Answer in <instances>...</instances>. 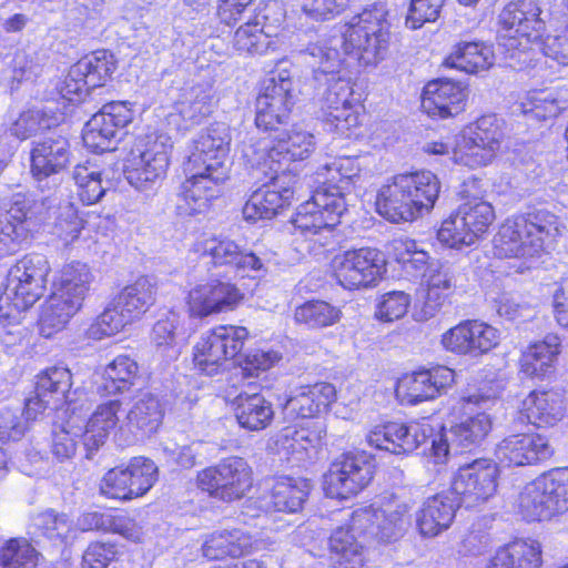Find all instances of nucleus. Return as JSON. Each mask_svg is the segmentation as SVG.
<instances>
[{
  "label": "nucleus",
  "instance_id": "nucleus-49",
  "mask_svg": "<svg viewBox=\"0 0 568 568\" xmlns=\"http://www.w3.org/2000/svg\"><path fill=\"white\" fill-rule=\"evenodd\" d=\"M116 69L114 55L106 50H98L74 64V74L83 75L91 89L105 84Z\"/></svg>",
  "mask_w": 568,
  "mask_h": 568
},
{
  "label": "nucleus",
  "instance_id": "nucleus-32",
  "mask_svg": "<svg viewBox=\"0 0 568 568\" xmlns=\"http://www.w3.org/2000/svg\"><path fill=\"white\" fill-rule=\"evenodd\" d=\"M566 413L564 396L554 389L532 390L521 402L520 414L537 427L554 426Z\"/></svg>",
  "mask_w": 568,
  "mask_h": 568
},
{
  "label": "nucleus",
  "instance_id": "nucleus-30",
  "mask_svg": "<svg viewBox=\"0 0 568 568\" xmlns=\"http://www.w3.org/2000/svg\"><path fill=\"white\" fill-rule=\"evenodd\" d=\"M325 436L326 428L321 422H314L310 427L286 426L272 439L270 449L286 459L302 460L321 445Z\"/></svg>",
  "mask_w": 568,
  "mask_h": 568
},
{
  "label": "nucleus",
  "instance_id": "nucleus-34",
  "mask_svg": "<svg viewBox=\"0 0 568 568\" xmlns=\"http://www.w3.org/2000/svg\"><path fill=\"white\" fill-rule=\"evenodd\" d=\"M69 142L62 136L49 138L37 144L31 150V173L34 179L42 181L60 173L69 163Z\"/></svg>",
  "mask_w": 568,
  "mask_h": 568
},
{
  "label": "nucleus",
  "instance_id": "nucleus-12",
  "mask_svg": "<svg viewBox=\"0 0 568 568\" xmlns=\"http://www.w3.org/2000/svg\"><path fill=\"white\" fill-rule=\"evenodd\" d=\"M314 149V135L300 125H293L282 132L273 143L263 139L256 145H246L243 153L247 162L264 174H267L266 169L287 174L291 162L308 158Z\"/></svg>",
  "mask_w": 568,
  "mask_h": 568
},
{
  "label": "nucleus",
  "instance_id": "nucleus-55",
  "mask_svg": "<svg viewBox=\"0 0 568 568\" xmlns=\"http://www.w3.org/2000/svg\"><path fill=\"white\" fill-rule=\"evenodd\" d=\"M378 507L379 514H383L382 541L388 542L396 539L408 525L412 504L393 496Z\"/></svg>",
  "mask_w": 568,
  "mask_h": 568
},
{
  "label": "nucleus",
  "instance_id": "nucleus-28",
  "mask_svg": "<svg viewBox=\"0 0 568 568\" xmlns=\"http://www.w3.org/2000/svg\"><path fill=\"white\" fill-rule=\"evenodd\" d=\"M467 89L459 82L447 79L429 81L422 93V109L429 116L447 119L464 111Z\"/></svg>",
  "mask_w": 568,
  "mask_h": 568
},
{
  "label": "nucleus",
  "instance_id": "nucleus-23",
  "mask_svg": "<svg viewBox=\"0 0 568 568\" xmlns=\"http://www.w3.org/2000/svg\"><path fill=\"white\" fill-rule=\"evenodd\" d=\"M291 92L292 81L288 75L273 74L263 82L255 103L257 128L274 130L288 119L293 104Z\"/></svg>",
  "mask_w": 568,
  "mask_h": 568
},
{
  "label": "nucleus",
  "instance_id": "nucleus-29",
  "mask_svg": "<svg viewBox=\"0 0 568 568\" xmlns=\"http://www.w3.org/2000/svg\"><path fill=\"white\" fill-rule=\"evenodd\" d=\"M422 287L425 300L420 311L415 313V320L425 322L434 317L446 300L456 288V278L452 268L442 262H432L423 273Z\"/></svg>",
  "mask_w": 568,
  "mask_h": 568
},
{
  "label": "nucleus",
  "instance_id": "nucleus-52",
  "mask_svg": "<svg viewBox=\"0 0 568 568\" xmlns=\"http://www.w3.org/2000/svg\"><path fill=\"white\" fill-rule=\"evenodd\" d=\"M496 155L493 150L458 132L454 139L450 160L454 164L476 170L489 165Z\"/></svg>",
  "mask_w": 568,
  "mask_h": 568
},
{
  "label": "nucleus",
  "instance_id": "nucleus-41",
  "mask_svg": "<svg viewBox=\"0 0 568 568\" xmlns=\"http://www.w3.org/2000/svg\"><path fill=\"white\" fill-rule=\"evenodd\" d=\"M494 63L495 54L491 45L479 41L456 44L452 53L445 59L447 67L471 74L486 71Z\"/></svg>",
  "mask_w": 568,
  "mask_h": 568
},
{
  "label": "nucleus",
  "instance_id": "nucleus-3",
  "mask_svg": "<svg viewBox=\"0 0 568 568\" xmlns=\"http://www.w3.org/2000/svg\"><path fill=\"white\" fill-rule=\"evenodd\" d=\"M440 189L438 176L428 170L393 175L378 191L377 212L393 223L415 221L434 209Z\"/></svg>",
  "mask_w": 568,
  "mask_h": 568
},
{
  "label": "nucleus",
  "instance_id": "nucleus-27",
  "mask_svg": "<svg viewBox=\"0 0 568 568\" xmlns=\"http://www.w3.org/2000/svg\"><path fill=\"white\" fill-rule=\"evenodd\" d=\"M549 440L537 433L513 434L500 440L496 457L508 466L535 465L551 457Z\"/></svg>",
  "mask_w": 568,
  "mask_h": 568
},
{
  "label": "nucleus",
  "instance_id": "nucleus-38",
  "mask_svg": "<svg viewBox=\"0 0 568 568\" xmlns=\"http://www.w3.org/2000/svg\"><path fill=\"white\" fill-rule=\"evenodd\" d=\"M252 536L240 530H222L211 534L202 546L203 555L211 560L239 557L257 549Z\"/></svg>",
  "mask_w": 568,
  "mask_h": 568
},
{
  "label": "nucleus",
  "instance_id": "nucleus-46",
  "mask_svg": "<svg viewBox=\"0 0 568 568\" xmlns=\"http://www.w3.org/2000/svg\"><path fill=\"white\" fill-rule=\"evenodd\" d=\"M388 435L392 437V454H408L417 449L422 444L430 440L434 429L427 420L403 424L390 422Z\"/></svg>",
  "mask_w": 568,
  "mask_h": 568
},
{
  "label": "nucleus",
  "instance_id": "nucleus-25",
  "mask_svg": "<svg viewBox=\"0 0 568 568\" xmlns=\"http://www.w3.org/2000/svg\"><path fill=\"white\" fill-rule=\"evenodd\" d=\"M213 99L214 91L210 83L183 88L166 115L168 125L178 131L190 130L212 112Z\"/></svg>",
  "mask_w": 568,
  "mask_h": 568
},
{
  "label": "nucleus",
  "instance_id": "nucleus-44",
  "mask_svg": "<svg viewBox=\"0 0 568 568\" xmlns=\"http://www.w3.org/2000/svg\"><path fill=\"white\" fill-rule=\"evenodd\" d=\"M139 376V365L129 355H118L103 369L98 387L102 395H115L129 390Z\"/></svg>",
  "mask_w": 568,
  "mask_h": 568
},
{
  "label": "nucleus",
  "instance_id": "nucleus-53",
  "mask_svg": "<svg viewBox=\"0 0 568 568\" xmlns=\"http://www.w3.org/2000/svg\"><path fill=\"white\" fill-rule=\"evenodd\" d=\"M464 222H466L468 231L479 241L494 223L496 215L493 205L481 197H467L457 207Z\"/></svg>",
  "mask_w": 568,
  "mask_h": 568
},
{
  "label": "nucleus",
  "instance_id": "nucleus-64",
  "mask_svg": "<svg viewBox=\"0 0 568 568\" xmlns=\"http://www.w3.org/2000/svg\"><path fill=\"white\" fill-rule=\"evenodd\" d=\"M38 201L31 193L16 192L0 202V216L13 224L27 225V221L37 213Z\"/></svg>",
  "mask_w": 568,
  "mask_h": 568
},
{
  "label": "nucleus",
  "instance_id": "nucleus-50",
  "mask_svg": "<svg viewBox=\"0 0 568 568\" xmlns=\"http://www.w3.org/2000/svg\"><path fill=\"white\" fill-rule=\"evenodd\" d=\"M180 316L170 312L165 317L160 318L152 327L150 339L151 344L161 358L171 362L180 356L178 345V327Z\"/></svg>",
  "mask_w": 568,
  "mask_h": 568
},
{
  "label": "nucleus",
  "instance_id": "nucleus-16",
  "mask_svg": "<svg viewBox=\"0 0 568 568\" xmlns=\"http://www.w3.org/2000/svg\"><path fill=\"white\" fill-rule=\"evenodd\" d=\"M374 460L366 452L347 453L332 463L323 489L329 498L345 499L364 489L373 479Z\"/></svg>",
  "mask_w": 568,
  "mask_h": 568
},
{
  "label": "nucleus",
  "instance_id": "nucleus-31",
  "mask_svg": "<svg viewBox=\"0 0 568 568\" xmlns=\"http://www.w3.org/2000/svg\"><path fill=\"white\" fill-rule=\"evenodd\" d=\"M459 503L450 491L428 497L416 513V527L424 537H435L452 525Z\"/></svg>",
  "mask_w": 568,
  "mask_h": 568
},
{
  "label": "nucleus",
  "instance_id": "nucleus-17",
  "mask_svg": "<svg viewBox=\"0 0 568 568\" xmlns=\"http://www.w3.org/2000/svg\"><path fill=\"white\" fill-rule=\"evenodd\" d=\"M500 341V331L479 320L462 321L440 336V345L445 351L471 358L488 354Z\"/></svg>",
  "mask_w": 568,
  "mask_h": 568
},
{
  "label": "nucleus",
  "instance_id": "nucleus-47",
  "mask_svg": "<svg viewBox=\"0 0 568 568\" xmlns=\"http://www.w3.org/2000/svg\"><path fill=\"white\" fill-rule=\"evenodd\" d=\"M277 34L271 32L260 20L246 22L241 26L234 34V47L237 51L246 53H264L277 45Z\"/></svg>",
  "mask_w": 568,
  "mask_h": 568
},
{
  "label": "nucleus",
  "instance_id": "nucleus-26",
  "mask_svg": "<svg viewBox=\"0 0 568 568\" xmlns=\"http://www.w3.org/2000/svg\"><path fill=\"white\" fill-rule=\"evenodd\" d=\"M72 386V374L65 367H50L37 376L36 395L26 402L28 416L37 417L47 408L59 409L70 404L69 392Z\"/></svg>",
  "mask_w": 568,
  "mask_h": 568
},
{
  "label": "nucleus",
  "instance_id": "nucleus-45",
  "mask_svg": "<svg viewBox=\"0 0 568 568\" xmlns=\"http://www.w3.org/2000/svg\"><path fill=\"white\" fill-rule=\"evenodd\" d=\"M361 164L357 159L343 156L325 163L317 171L318 189H328L338 192L344 197V192L349 187L351 181L358 175Z\"/></svg>",
  "mask_w": 568,
  "mask_h": 568
},
{
  "label": "nucleus",
  "instance_id": "nucleus-62",
  "mask_svg": "<svg viewBox=\"0 0 568 568\" xmlns=\"http://www.w3.org/2000/svg\"><path fill=\"white\" fill-rule=\"evenodd\" d=\"M341 312L323 301H310L295 310L294 318L310 327H326L339 321Z\"/></svg>",
  "mask_w": 568,
  "mask_h": 568
},
{
  "label": "nucleus",
  "instance_id": "nucleus-61",
  "mask_svg": "<svg viewBox=\"0 0 568 568\" xmlns=\"http://www.w3.org/2000/svg\"><path fill=\"white\" fill-rule=\"evenodd\" d=\"M82 438V426L74 416H70L65 425L52 434L50 453L58 462L71 459L77 452V439Z\"/></svg>",
  "mask_w": 568,
  "mask_h": 568
},
{
  "label": "nucleus",
  "instance_id": "nucleus-9",
  "mask_svg": "<svg viewBox=\"0 0 568 568\" xmlns=\"http://www.w3.org/2000/svg\"><path fill=\"white\" fill-rule=\"evenodd\" d=\"M514 508L527 521H549L568 513V467L551 469L524 485Z\"/></svg>",
  "mask_w": 568,
  "mask_h": 568
},
{
  "label": "nucleus",
  "instance_id": "nucleus-33",
  "mask_svg": "<svg viewBox=\"0 0 568 568\" xmlns=\"http://www.w3.org/2000/svg\"><path fill=\"white\" fill-rule=\"evenodd\" d=\"M336 399V389L329 383L301 386L286 399L284 409L287 414L301 418H313L325 412Z\"/></svg>",
  "mask_w": 568,
  "mask_h": 568
},
{
  "label": "nucleus",
  "instance_id": "nucleus-60",
  "mask_svg": "<svg viewBox=\"0 0 568 568\" xmlns=\"http://www.w3.org/2000/svg\"><path fill=\"white\" fill-rule=\"evenodd\" d=\"M133 321L126 317V314L113 301L104 311L94 320L88 328V335L92 339L100 341L121 332L128 324Z\"/></svg>",
  "mask_w": 568,
  "mask_h": 568
},
{
  "label": "nucleus",
  "instance_id": "nucleus-22",
  "mask_svg": "<svg viewBox=\"0 0 568 568\" xmlns=\"http://www.w3.org/2000/svg\"><path fill=\"white\" fill-rule=\"evenodd\" d=\"M455 383V372L436 366L404 374L396 384V397L405 405H417L440 396Z\"/></svg>",
  "mask_w": 568,
  "mask_h": 568
},
{
  "label": "nucleus",
  "instance_id": "nucleus-37",
  "mask_svg": "<svg viewBox=\"0 0 568 568\" xmlns=\"http://www.w3.org/2000/svg\"><path fill=\"white\" fill-rule=\"evenodd\" d=\"M561 352V339L556 334H547L542 339L530 343L523 351L520 371L528 377L547 375Z\"/></svg>",
  "mask_w": 568,
  "mask_h": 568
},
{
  "label": "nucleus",
  "instance_id": "nucleus-7",
  "mask_svg": "<svg viewBox=\"0 0 568 568\" xmlns=\"http://www.w3.org/2000/svg\"><path fill=\"white\" fill-rule=\"evenodd\" d=\"M387 17L384 2H375L352 17L341 30L344 54L363 67H375L383 61L390 41Z\"/></svg>",
  "mask_w": 568,
  "mask_h": 568
},
{
  "label": "nucleus",
  "instance_id": "nucleus-59",
  "mask_svg": "<svg viewBox=\"0 0 568 568\" xmlns=\"http://www.w3.org/2000/svg\"><path fill=\"white\" fill-rule=\"evenodd\" d=\"M466 224L456 209L442 222L437 231L438 241L454 250H463L476 244L478 241L471 231H468Z\"/></svg>",
  "mask_w": 568,
  "mask_h": 568
},
{
  "label": "nucleus",
  "instance_id": "nucleus-6",
  "mask_svg": "<svg viewBox=\"0 0 568 568\" xmlns=\"http://www.w3.org/2000/svg\"><path fill=\"white\" fill-rule=\"evenodd\" d=\"M93 278L91 268L82 262L68 263L55 273L52 292L41 306V336L50 338L68 326L82 308Z\"/></svg>",
  "mask_w": 568,
  "mask_h": 568
},
{
  "label": "nucleus",
  "instance_id": "nucleus-2",
  "mask_svg": "<svg viewBox=\"0 0 568 568\" xmlns=\"http://www.w3.org/2000/svg\"><path fill=\"white\" fill-rule=\"evenodd\" d=\"M561 233L557 215L535 210L507 219L494 237V254L514 260L517 273L534 268L542 254L554 248Z\"/></svg>",
  "mask_w": 568,
  "mask_h": 568
},
{
  "label": "nucleus",
  "instance_id": "nucleus-15",
  "mask_svg": "<svg viewBox=\"0 0 568 568\" xmlns=\"http://www.w3.org/2000/svg\"><path fill=\"white\" fill-rule=\"evenodd\" d=\"M333 277L345 290L375 286L386 273L384 254L373 247L348 250L332 261Z\"/></svg>",
  "mask_w": 568,
  "mask_h": 568
},
{
  "label": "nucleus",
  "instance_id": "nucleus-24",
  "mask_svg": "<svg viewBox=\"0 0 568 568\" xmlns=\"http://www.w3.org/2000/svg\"><path fill=\"white\" fill-rule=\"evenodd\" d=\"M195 253L209 256L216 266L231 265L247 276H260L265 272L264 263L230 237H206L193 245Z\"/></svg>",
  "mask_w": 568,
  "mask_h": 568
},
{
  "label": "nucleus",
  "instance_id": "nucleus-40",
  "mask_svg": "<svg viewBox=\"0 0 568 568\" xmlns=\"http://www.w3.org/2000/svg\"><path fill=\"white\" fill-rule=\"evenodd\" d=\"M310 491V484L302 478L281 476L274 479L265 501L267 509L295 513L302 508Z\"/></svg>",
  "mask_w": 568,
  "mask_h": 568
},
{
  "label": "nucleus",
  "instance_id": "nucleus-13",
  "mask_svg": "<svg viewBox=\"0 0 568 568\" xmlns=\"http://www.w3.org/2000/svg\"><path fill=\"white\" fill-rule=\"evenodd\" d=\"M196 485L212 498L227 503L239 500L253 486V470L244 458L230 456L199 471Z\"/></svg>",
  "mask_w": 568,
  "mask_h": 568
},
{
  "label": "nucleus",
  "instance_id": "nucleus-42",
  "mask_svg": "<svg viewBox=\"0 0 568 568\" xmlns=\"http://www.w3.org/2000/svg\"><path fill=\"white\" fill-rule=\"evenodd\" d=\"M156 288L145 276L124 286L113 300L132 321L139 320L155 303Z\"/></svg>",
  "mask_w": 568,
  "mask_h": 568
},
{
  "label": "nucleus",
  "instance_id": "nucleus-5",
  "mask_svg": "<svg viewBox=\"0 0 568 568\" xmlns=\"http://www.w3.org/2000/svg\"><path fill=\"white\" fill-rule=\"evenodd\" d=\"M93 278L91 268L82 262L68 263L55 273L52 292L41 306V336L50 338L68 326L82 308Z\"/></svg>",
  "mask_w": 568,
  "mask_h": 568
},
{
  "label": "nucleus",
  "instance_id": "nucleus-4",
  "mask_svg": "<svg viewBox=\"0 0 568 568\" xmlns=\"http://www.w3.org/2000/svg\"><path fill=\"white\" fill-rule=\"evenodd\" d=\"M305 61L314 69L317 81L326 78L327 90L324 95L326 119L337 133L346 138L359 125L361 105L354 98L348 79L337 75L343 59L336 48L312 44L306 49Z\"/></svg>",
  "mask_w": 568,
  "mask_h": 568
},
{
  "label": "nucleus",
  "instance_id": "nucleus-54",
  "mask_svg": "<svg viewBox=\"0 0 568 568\" xmlns=\"http://www.w3.org/2000/svg\"><path fill=\"white\" fill-rule=\"evenodd\" d=\"M73 180L78 186L79 199L87 205L100 201L108 189V182L102 180L101 171L89 161L74 166Z\"/></svg>",
  "mask_w": 568,
  "mask_h": 568
},
{
  "label": "nucleus",
  "instance_id": "nucleus-11",
  "mask_svg": "<svg viewBox=\"0 0 568 568\" xmlns=\"http://www.w3.org/2000/svg\"><path fill=\"white\" fill-rule=\"evenodd\" d=\"M545 30L539 0H513L498 16V43L511 57L538 45Z\"/></svg>",
  "mask_w": 568,
  "mask_h": 568
},
{
  "label": "nucleus",
  "instance_id": "nucleus-35",
  "mask_svg": "<svg viewBox=\"0 0 568 568\" xmlns=\"http://www.w3.org/2000/svg\"><path fill=\"white\" fill-rule=\"evenodd\" d=\"M121 403L118 399L100 404L85 425L82 426V442L88 457L103 446L110 434L116 428Z\"/></svg>",
  "mask_w": 568,
  "mask_h": 568
},
{
  "label": "nucleus",
  "instance_id": "nucleus-56",
  "mask_svg": "<svg viewBox=\"0 0 568 568\" xmlns=\"http://www.w3.org/2000/svg\"><path fill=\"white\" fill-rule=\"evenodd\" d=\"M33 534L44 536L52 540L72 539L74 521L67 514H59L52 509L44 510L32 517Z\"/></svg>",
  "mask_w": 568,
  "mask_h": 568
},
{
  "label": "nucleus",
  "instance_id": "nucleus-39",
  "mask_svg": "<svg viewBox=\"0 0 568 568\" xmlns=\"http://www.w3.org/2000/svg\"><path fill=\"white\" fill-rule=\"evenodd\" d=\"M234 414L239 425L250 432L267 428L274 418V409L261 394H240L234 400Z\"/></svg>",
  "mask_w": 568,
  "mask_h": 568
},
{
  "label": "nucleus",
  "instance_id": "nucleus-19",
  "mask_svg": "<svg viewBox=\"0 0 568 568\" xmlns=\"http://www.w3.org/2000/svg\"><path fill=\"white\" fill-rule=\"evenodd\" d=\"M134 113L131 103L115 101L103 105L83 129V143L92 152L112 150L113 142L121 129L133 120Z\"/></svg>",
  "mask_w": 568,
  "mask_h": 568
},
{
  "label": "nucleus",
  "instance_id": "nucleus-8",
  "mask_svg": "<svg viewBox=\"0 0 568 568\" xmlns=\"http://www.w3.org/2000/svg\"><path fill=\"white\" fill-rule=\"evenodd\" d=\"M50 271V263L42 254L20 258L10 268L0 294V320L19 322L21 314L43 296Z\"/></svg>",
  "mask_w": 568,
  "mask_h": 568
},
{
  "label": "nucleus",
  "instance_id": "nucleus-48",
  "mask_svg": "<svg viewBox=\"0 0 568 568\" xmlns=\"http://www.w3.org/2000/svg\"><path fill=\"white\" fill-rule=\"evenodd\" d=\"M193 362L206 375L219 373L229 362L214 328L204 332L194 345Z\"/></svg>",
  "mask_w": 568,
  "mask_h": 568
},
{
  "label": "nucleus",
  "instance_id": "nucleus-43",
  "mask_svg": "<svg viewBox=\"0 0 568 568\" xmlns=\"http://www.w3.org/2000/svg\"><path fill=\"white\" fill-rule=\"evenodd\" d=\"M163 407L159 398L150 393L138 395L126 414L131 430L151 435L158 430L163 419Z\"/></svg>",
  "mask_w": 568,
  "mask_h": 568
},
{
  "label": "nucleus",
  "instance_id": "nucleus-18",
  "mask_svg": "<svg viewBox=\"0 0 568 568\" xmlns=\"http://www.w3.org/2000/svg\"><path fill=\"white\" fill-rule=\"evenodd\" d=\"M345 211V199L338 192L317 189L311 200L298 206L293 224L304 235L331 233Z\"/></svg>",
  "mask_w": 568,
  "mask_h": 568
},
{
  "label": "nucleus",
  "instance_id": "nucleus-20",
  "mask_svg": "<svg viewBox=\"0 0 568 568\" xmlns=\"http://www.w3.org/2000/svg\"><path fill=\"white\" fill-rule=\"evenodd\" d=\"M493 422L485 412L469 416L452 428H442L434 434L427 458L434 465H445L449 458L450 440L462 447L479 444L491 430Z\"/></svg>",
  "mask_w": 568,
  "mask_h": 568
},
{
  "label": "nucleus",
  "instance_id": "nucleus-1",
  "mask_svg": "<svg viewBox=\"0 0 568 568\" xmlns=\"http://www.w3.org/2000/svg\"><path fill=\"white\" fill-rule=\"evenodd\" d=\"M230 129L225 123H214L203 130L193 142L182 184V199L189 214L209 210L230 178Z\"/></svg>",
  "mask_w": 568,
  "mask_h": 568
},
{
  "label": "nucleus",
  "instance_id": "nucleus-57",
  "mask_svg": "<svg viewBox=\"0 0 568 568\" xmlns=\"http://www.w3.org/2000/svg\"><path fill=\"white\" fill-rule=\"evenodd\" d=\"M123 467L133 499L144 496L158 480V466L152 459L142 456L133 457Z\"/></svg>",
  "mask_w": 568,
  "mask_h": 568
},
{
  "label": "nucleus",
  "instance_id": "nucleus-21",
  "mask_svg": "<svg viewBox=\"0 0 568 568\" xmlns=\"http://www.w3.org/2000/svg\"><path fill=\"white\" fill-rule=\"evenodd\" d=\"M270 182L254 191L245 202L242 214L246 222L271 220L291 204L294 195L288 174L274 173L266 169Z\"/></svg>",
  "mask_w": 568,
  "mask_h": 568
},
{
  "label": "nucleus",
  "instance_id": "nucleus-14",
  "mask_svg": "<svg viewBox=\"0 0 568 568\" xmlns=\"http://www.w3.org/2000/svg\"><path fill=\"white\" fill-rule=\"evenodd\" d=\"M498 465L488 458H478L458 467L453 474L449 491L460 506L477 508L497 493Z\"/></svg>",
  "mask_w": 568,
  "mask_h": 568
},
{
  "label": "nucleus",
  "instance_id": "nucleus-36",
  "mask_svg": "<svg viewBox=\"0 0 568 568\" xmlns=\"http://www.w3.org/2000/svg\"><path fill=\"white\" fill-rule=\"evenodd\" d=\"M541 565V544L536 539H516L499 547L487 568H540Z\"/></svg>",
  "mask_w": 568,
  "mask_h": 568
},
{
  "label": "nucleus",
  "instance_id": "nucleus-58",
  "mask_svg": "<svg viewBox=\"0 0 568 568\" xmlns=\"http://www.w3.org/2000/svg\"><path fill=\"white\" fill-rule=\"evenodd\" d=\"M459 132L498 153L504 136L503 120L496 114H485Z\"/></svg>",
  "mask_w": 568,
  "mask_h": 568
},
{
  "label": "nucleus",
  "instance_id": "nucleus-51",
  "mask_svg": "<svg viewBox=\"0 0 568 568\" xmlns=\"http://www.w3.org/2000/svg\"><path fill=\"white\" fill-rule=\"evenodd\" d=\"M519 105L524 114L538 120L556 118L565 109V102L559 99V93L551 88L528 91Z\"/></svg>",
  "mask_w": 568,
  "mask_h": 568
},
{
  "label": "nucleus",
  "instance_id": "nucleus-63",
  "mask_svg": "<svg viewBox=\"0 0 568 568\" xmlns=\"http://www.w3.org/2000/svg\"><path fill=\"white\" fill-rule=\"evenodd\" d=\"M37 550L26 540L13 538L0 548L1 568H36Z\"/></svg>",
  "mask_w": 568,
  "mask_h": 568
},
{
  "label": "nucleus",
  "instance_id": "nucleus-10",
  "mask_svg": "<svg viewBox=\"0 0 568 568\" xmlns=\"http://www.w3.org/2000/svg\"><path fill=\"white\" fill-rule=\"evenodd\" d=\"M173 141L162 132H152L139 139L124 162L128 183L139 191H149L166 176Z\"/></svg>",
  "mask_w": 568,
  "mask_h": 568
}]
</instances>
